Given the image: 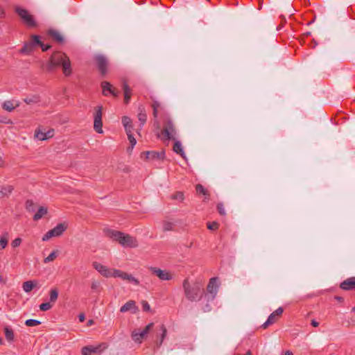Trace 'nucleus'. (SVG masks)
I'll use <instances>...</instances> for the list:
<instances>
[{
  "label": "nucleus",
  "mask_w": 355,
  "mask_h": 355,
  "mask_svg": "<svg viewBox=\"0 0 355 355\" xmlns=\"http://www.w3.org/2000/svg\"><path fill=\"white\" fill-rule=\"evenodd\" d=\"M62 67V71L65 76H69L72 73L71 61L69 57L62 52L53 53L47 64V70L49 71H53L56 67Z\"/></svg>",
  "instance_id": "f257e3e1"
},
{
  "label": "nucleus",
  "mask_w": 355,
  "mask_h": 355,
  "mask_svg": "<svg viewBox=\"0 0 355 355\" xmlns=\"http://www.w3.org/2000/svg\"><path fill=\"white\" fill-rule=\"evenodd\" d=\"M182 287L186 298L190 302L199 301L204 293V289L200 283L191 284L189 279L186 278L182 283Z\"/></svg>",
  "instance_id": "f03ea898"
},
{
  "label": "nucleus",
  "mask_w": 355,
  "mask_h": 355,
  "mask_svg": "<svg viewBox=\"0 0 355 355\" xmlns=\"http://www.w3.org/2000/svg\"><path fill=\"white\" fill-rule=\"evenodd\" d=\"M108 236L114 241H118L122 246L125 248H135L137 246V239L121 232L110 230Z\"/></svg>",
  "instance_id": "7ed1b4c3"
},
{
  "label": "nucleus",
  "mask_w": 355,
  "mask_h": 355,
  "mask_svg": "<svg viewBox=\"0 0 355 355\" xmlns=\"http://www.w3.org/2000/svg\"><path fill=\"white\" fill-rule=\"evenodd\" d=\"M95 65L102 77H105L110 71L109 59L103 54H96L93 58Z\"/></svg>",
  "instance_id": "20e7f679"
},
{
  "label": "nucleus",
  "mask_w": 355,
  "mask_h": 355,
  "mask_svg": "<svg viewBox=\"0 0 355 355\" xmlns=\"http://www.w3.org/2000/svg\"><path fill=\"white\" fill-rule=\"evenodd\" d=\"M15 11L28 28H34L37 26V22L34 17L31 15L27 10L19 6H16Z\"/></svg>",
  "instance_id": "39448f33"
},
{
  "label": "nucleus",
  "mask_w": 355,
  "mask_h": 355,
  "mask_svg": "<svg viewBox=\"0 0 355 355\" xmlns=\"http://www.w3.org/2000/svg\"><path fill=\"white\" fill-rule=\"evenodd\" d=\"M161 133L163 135V139L165 140H175L176 130L171 119L165 121Z\"/></svg>",
  "instance_id": "423d86ee"
},
{
  "label": "nucleus",
  "mask_w": 355,
  "mask_h": 355,
  "mask_svg": "<svg viewBox=\"0 0 355 355\" xmlns=\"http://www.w3.org/2000/svg\"><path fill=\"white\" fill-rule=\"evenodd\" d=\"M102 116H103V106L98 105L94 107V129L98 133H103V122H102Z\"/></svg>",
  "instance_id": "0eeeda50"
},
{
  "label": "nucleus",
  "mask_w": 355,
  "mask_h": 355,
  "mask_svg": "<svg viewBox=\"0 0 355 355\" xmlns=\"http://www.w3.org/2000/svg\"><path fill=\"white\" fill-rule=\"evenodd\" d=\"M67 230V226L64 223H59L54 228L48 231L42 237L43 241H46L52 237L61 236Z\"/></svg>",
  "instance_id": "6e6552de"
},
{
  "label": "nucleus",
  "mask_w": 355,
  "mask_h": 355,
  "mask_svg": "<svg viewBox=\"0 0 355 355\" xmlns=\"http://www.w3.org/2000/svg\"><path fill=\"white\" fill-rule=\"evenodd\" d=\"M38 44H40V37L36 35H33L31 36V40L24 44L20 52L24 54H29L33 51L36 46H38Z\"/></svg>",
  "instance_id": "1a4fd4ad"
},
{
  "label": "nucleus",
  "mask_w": 355,
  "mask_h": 355,
  "mask_svg": "<svg viewBox=\"0 0 355 355\" xmlns=\"http://www.w3.org/2000/svg\"><path fill=\"white\" fill-rule=\"evenodd\" d=\"M113 277H119L122 279L123 280H127L129 282H132L135 285H139V282L137 279L134 277L132 275L128 274L125 272L118 269H113Z\"/></svg>",
  "instance_id": "9d476101"
},
{
  "label": "nucleus",
  "mask_w": 355,
  "mask_h": 355,
  "mask_svg": "<svg viewBox=\"0 0 355 355\" xmlns=\"http://www.w3.org/2000/svg\"><path fill=\"white\" fill-rule=\"evenodd\" d=\"M101 86L102 87V93L103 95L107 96L108 94H111L114 97H118L119 96V91L116 89L110 83L107 81H103L101 83Z\"/></svg>",
  "instance_id": "9b49d317"
},
{
  "label": "nucleus",
  "mask_w": 355,
  "mask_h": 355,
  "mask_svg": "<svg viewBox=\"0 0 355 355\" xmlns=\"http://www.w3.org/2000/svg\"><path fill=\"white\" fill-rule=\"evenodd\" d=\"M284 311L282 307H279L277 310L272 312L268 318L267 320L262 324L263 329H266L270 325L274 324L280 317Z\"/></svg>",
  "instance_id": "f8f14e48"
},
{
  "label": "nucleus",
  "mask_w": 355,
  "mask_h": 355,
  "mask_svg": "<svg viewBox=\"0 0 355 355\" xmlns=\"http://www.w3.org/2000/svg\"><path fill=\"white\" fill-rule=\"evenodd\" d=\"M145 156V159L148 160H163L165 157L164 151H146L141 153V157Z\"/></svg>",
  "instance_id": "ddd939ff"
},
{
  "label": "nucleus",
  "mask_w": 355,
  "mask_h": 355,
  "mask_svg": "<svg viewBox=\"0 0 355 355\" xmlns=\"http://www.w3.org/2000/svg\"><path fill=\"white\" fill-rule=\"evenodd\" d=\"M93 267L103 276L105 277H111L113 276V270H110L109 268H107L105 266H103V264L98 263V262H94L93 263Z\"/></svg>",
  "instance_id": "4468645a"
},
{
  "label": "nucleus",
  "mask_w": 355,
  "mask_h": 355,
  "mask_svg": "<svg viewBox=\"0 0 355 355\" xmlns=\"http://www.w3.org/2000/svg\"><path fill=\"white\" fill-rule=\"evenodd\" d=\"M150 270L161 280H171L172 279V275L166 270H163L156 267H150Z\"/></svg>",
  "instance_id": "2eb2a0df"
},
{
  "label": "nucleus",
  "mask_w": 355,
  "mask_h": 355,
  "mask_svg": "<svg viewBox=\"0 0 355 355\" xmlns=\"http://www.w3.org/2000/svg\"><path fill=\"white\" fill-rule=\"evenodd\" d=\"M340 288L345 291H355V277L347 278L341 282Z\"/></svg>",
  "instance_id": "dca6fc26"
},
{
  "label": "nucleus",
  "mask_w": 355,
  "mask_h": 355,
  "mask_svg": "<svg viewBox=\"0 0 355 355\" xmlns=\"http://www.w3.org/2000/svg\"><path fill=\"white\" fill-rule=\"evenodd\" d=\"M20 105L19 101H15V100H8L2 103V108L3 110L11 112H12L16 107H18Z\"/></svg>",
  "instance_id": "f3484780"
},
{
  "label": "nucleus",
  "mask_w": 355,
  "mask_h": 355,
  "mask_svg": "<svg viewBox=\"0 0 355 355\" xmlns=\"http://www.w3.org/2000/svg\"><path fill=\"white\" fill-rule=\"evenodd\" d=\"M132 339L137 343H141L142 340L147 338V336L141 329H136L131 333Z\"/></svg>",
  "instance_id": "a211bd4d"
},
{
  "label": "nucleus",
  "mask_w": 355,
  "mask_h": 355,
  "mask_svg": "<svg viewBox=\"0 0 355 355\" xmlns=\"http://www.w3.org/2000/svg\"><path fill=\"white\" fill-rule=\"evenodd\" d=\"M138 307L136 306V303L134 300H129L120 309V311L121 313H125L129 311H132V313H136Z\"/></svg>",
  "instance_id": "6ab92c4d"
},
{
  "label": "nucleus",
  "mask_w": 355,
  "mask_h": 355,
  "mask_svg": "<svg viewBox=\"0 0 355 355\" xmlns=\"http://www.w3.org/2000/svg\"><path fill=\"white\" fill-rule=\"evenodd\" d=\"M122 88L124 93V103L128 105L131 99L132 96V89L129 87L128 83L124 80L122 83Z\"/></svg>",
  "instance_id": "aec40b11"
},
{
  "label": "nucleus",
  "mask_w": 355,
  "mask_h": 355,
  "mask_svg": "<svg viewBox=\"0 0 355 355\" xmlns=\"http://www.w3.org/2000/svg\"><path fill=\"white\" fill-rule=\"evenodd\" d=\"M48 35L50 37H51L58 43H59V44L64 43V40L63 36L57 30H55V29L49 30Z\"/></svg>",
  "instance_id": "412c9836"
},
{
  "label": "nucleus",
  "mask_w": 355,
  "mask_h": 355,
  "mask_svg": "<svg viewBox=\"0 0 355 355\" xmlns=\"http://www.w3.org/2000/svg\"><path fill=\"white\" fill-rule=\"evenodd\" d=\"M14 188L11 185L0 187V199L8 197L12 192Z\"/></svg>",
  "instance_id": "4be33fe9"
},
{
  "label": "nucleus",
  "mask_w": 355,
  "mask_h": 355,
  "mask_svg": "<svg viewBox=\"0 0 355 355\" xmlns=\"http://www.w3.org/2000/svg\"><path fill=\"white\" fill-rule=\"evenodd\" d=\"M122 123L124 126L126 132H130L132 131L133 125L132 120L130 117L124 116L122 117Z\"/></svg>",
  "instance_id": "5701e85b"
},
{
  "label": "nucleus",
  "mask_w": 355,
  "mask_h": 355,
  "mask_svg": "<svg viewBox=\"0 0 355 355\" xmlns=\"http://www.w3.org/2000/svg\"><path fill=\"white\" fill-rule=\"evenodd\" d=\"M37 280L26 281L23 283L22 288L26 293H29L37 286Z\"/></svg>",
  "instance_id": "b1692460"
},
{
  "label": "nucleus",
  "mask_w": 355,
  "mask_h": 355,
  "mask_svg": "<svg viewBox=\"0 0 355 355\" xmlns=\"http://www.w3.org/2000/svg\"><path fill=\"white\" fill-rule=\"evenodd\" d=\"M23 101L28 105L37 104L41 101V98L38 94H33L26 97Z\"/></svg>",
  "instance_id": "393cba45"
},
{
  "label": "nucleus",
  "mask_w": 355,
  "mask_h": 355,
  "mask_svg": "<svg viewBox=\"0 0 355 355\" xmlns=\"http://www.w3.org/2000/svg\"><path fill=\"white\" fill-rule=\"evenodd\" d=\"M139 113H138V120L141 123V125L143 126L145 123L146 122L147 119V115L145 112V109L142 105H140L138 108Z\"/></svg>",
  "instance_id": "a878e982"
},
{
  "label": "nucleus",
  "mask_w": 355,
  "mask_h": 355,
  "mask_svg": "<svg viewBox=\"0 0 355 355\" xmlns=\"http://www.w3.org/2000/svg\"><path fill=\"white\" fill-rule=\"evenodd\" d=\"M173 149L175 153H176L177 154H179L182 158H184V159L186 158V155L183 150V148L182 146L180 141H175V142L174 143Z\"/></svg>",
  "instance_id": "bb28decb"
},
{
  "label": "nucleus",
  "mask_w": 355,
  "mask_h": 355,
  "mask_svg": "<svg viewBox=\"0 0 355 355\" xmlns=\"http://www.w3.org/2000/svg\"><path fill=\"white\" fill-rule=\"evenodd\" d=\"M160 331H162V333L160 334V338H159V340H157L155 343V345L157 347H159L162 345V343L166 336V334H167L166 328L164 324H162L160 326Z\"/></svg>",
  "instance_id": "cd10ccee"
},
{
  "label": "nucleus",
  "mask_w": 355,
  "mask_h": 355,
  "mask_svg": "<svg viewBox=\"0 0 355 355\" xmlns=\"http://www.w3.org/2000/svg\"><path fill=\"white\" fill-rule=\"evenodd\" d=\"M5 337L8 342H12L15 339V334L12 329L8 326L4 327Z\"/></svg>",
  "instance_id": "c85d7f7f"
},
{
  "label": "nucleus",
  "mask_w": 355,
  "mask_h": 355,
  "mask_svg": "<svg viewBox=\"0 0 355 355\" xmlns=\"http://www.w3.org/2000/svg\"><path fill=\"white\" fill-rule=\"evenodd\" d=\"M217 288V278L213 277L209 280V282L207 285V291L212 293L216 291Z\"/></svg>",
  "instance_id": "c756f323"
},
{
  "label": "nucleus",
  "mask_w": 355,
  "mask_h": 355,
  "mask_svg": "<svg viewBox=\"0 0 355 355\" xmlns=\"http://www.w3.org/2000/svg\"><path fill=\"white\" fill-rule=\"evenodd\" d=\"M47 214V208L44 207H40L37 210V213L33 216L34 220H38L42 218L44 215Z\"/></svg>",
  "instance_id": "7c9ffc66"
},
{
  "label": "nucleus",
  "mask_w": 355,
  "mask_h": 355,
  "mask_svg": "<svg viewBox=\"0 0 355 355\" xmlns=\"http://www.w3.org/2000/svg\"><path fill=\"white\" fill-rule=\"evenodd\" d=\"M58 291L56 288H52L49 292V300L50 302L54 303L58 300Z\"/></svg>",
  "instance_id": "2f4dec72"
},
{
  "label": "nucleus",
  "mask_w": 355,
  "mask_h": 355,
  "mask_svg": "<svg viewBox=\"0 0 355 355\" xmlns=\"http://www.w3.org/2000/svg\"><path fill=\"white\" fill-rule=\"evenodd\" d=\"M58 250H53L47 257L44 259V263H47L53 261L58 256Z\"/></svg>",
  "instance_id": "473e14b6"
},
{
  "label": "nucleus",
  "mask_w": 355,
  "mask_h": 355,
  "mask_svg": "<svg viewBox=\"0 0 355 355\" xmlns=\"http://www.w3.org/2000/svg\"><path fill=\"white\" fill-rule=\"evenodd\" d=\"M151 106L153 110V116H154V118L156 119V118H157V116H158V109L160 107V103L157 101L153 100Z\"/></svg>",
  "instance_id": "72a5a7b5"
},
{
  "label": "nucleus",
  "mask_w": 355,
  "mask_h": 355,
  "mask_svg": "<svg viewBox=\"0 0 355 355\" xmlns=\"http://www.w3.org/2000/svg\"><path fill=\"white\" fill-rule=\"evenodd\" d=\"M107 344L105 343H102L97 346H93V353H101L104 349H105L107 347Z\"/></svg>",
  "instance_id": "f704fd0d"
},
{
  "label": "nucleus",
  "mask_w": 355,
  "mask_h": 355,
  "mask_svg": "<svg viewBox=\"0 0 355 355\" xmlns=\"http://www.w3.org/2000/svg\"><path fill=\"white\" fill-rule=\"evenodd\" d=\"M126 134L128 135V140L131 145V146L129 147L128 149V150H130L134 148V146H135V144L137 143V141H136L135 138L133 137L132 131L130 132H126Z\"/></svg>",
  "instance_id": "c9c22d12"
},
{
  "label": "nucleus",
  "mask_w": 355,
  "mask_h": 355,
  "mask_svg": "<svg viewBox=\"0 0 355 355\" xmlns=\"http://www.w3.org/2000/svg\"><path fill=\"white\" fill-rule=\"evenodd\" d=\"M36 206L32 200H27L26 201V209L30 211L33 212L35 211Z\"/></svg>",
  "instance_id": "e433bc0d"
},
{
  "label": "nucleus",
  "mask_w": 355,
  "mask_h": 355,
  "mask_svg": "<svg viewBox=\"0 0 355 355\" xmlns=\"http://www.w3.org/2000/svg\"><path fill=\"white\" fill-rule=\"evenodd\" d=\"M196 191L198 193H200V194H202L205 196H209V193L208 191L204 188V187L200 184H198L196 186Z\"/></svg>",
  "instance_id": "4c0bfd02"
},
{
  "label": "nucleus",
  "mask_w": 355,
  "mask_h": 355,
  "mask_svg": "<svg viewBox=\"0 0 355 355\" xmlns=\"http://www.w3.org/2000/svg\"><path fill=\"white\" fill-rule=\"evenodd\" d=\"M94 352L92 345L85 346L82 348L81 352L83 355H90Z\"/></svg>",
  "instance_id": "58836bf2"
},
{
  "label": "nucleus",
  "mask_w": 355,
  "mask_h": 355,
  "mask_svg": "<svg viewBox=\"0 0 355 355\" xmlns=\"http://www.w3.org/2000/svg\"><path fill=\"white\" fill-rule=\"evenodd\" d=\"M40 324H41V322L40 320H35V319H28L25 321V324L27 327H35V326L40 325Z\"/></svg>",
  "instance_id": "ea45409f"
},
{
  "label": "nucleus",
  "mask_w": 355,
  "mask_h": 355,
  "mask_svg": "<svg viewBox=\"0 0 355 355\" xmlns=\"http://www.w3.org/2000/svg\"><path fill=\"white\" fill-rule=\"evenodd\" d=\"M35 136L37 139L40 141L46 140L45 132H42L40 129L35 130Z\"/></svg>",
  "instance_id": "a19ab883"
},
{
  "label": "nucleus",
  "mask_w": 355,
  "mask_h": 355,
  "mask_svg": "<svg viewBox=\"0 0 355 355\" xmlns=\"http://www.w3.org/2000/svg\"><path fill=\"white\" fill-rule=\"evenodd\" d=\"M174 224L169 221H164L163 223V230L164 232L171 231L173 230Z\"/></svg>",
  "instance_id": "79ce46f5"
},
{
  "label": "nucleus",
  "mask_w": 355,
  "mask_h": 355,
  "mask_svg": "<svg viewBox=\"0 0 355 355\" xmlns=\"http://www.w3.org/2000/svg\"><path fill=\"white\" fill-rule=\"evenodd\" d=\"M207 228L209 230L214 231V230H216L218 229L219 224L217 222H215V221L214 222H211V223L209 222L207 224Z\"/></svg>",
  "instance_id": "37998d69"
},
{
  "label": "nucleus",
  "mask_w": 355,
  "mask_h": 355,
  "mask_svg": "<svg viewBox=\"0 0 355 355\" xmlns=\"http://www.w3.org/2000/svg\"><path fill=\"white\" fill-rule=\"evenodd\" d=\"M52 307V305L51 304V302H44L40 305V309L42 311H46L49 309H51Z\"/></svg>",
  "instance_id": "c03bdc74"
},
{
  "label": "nucleus",
  "mask_w": 355,
  "mask_h": 355,
  "mask_svg": "<svg viewBox=\"0 0 355 355\" xmlns=\"http://www.w3.org/2000/svg\"><path fill=\"white\" fill-rule=\"evenodd\" d=\"M171 198L173 200H178L180 201H182L184 200V194L182 192L178 191L175 193Z\"/></svg>",
  "instance_id": "a18cd8bd"
},
{
  "label": "nucleus",
  "mask_w": 355,
  "mask_h": 355,
  "mask_svg": "<svg viewBox=\"0 0 355 355\" xmlns=\"http://www.w3.org/2000/svg\"><path fill=\"white\" fill-rule=\"evenodd\" d=\"M217 210H218V213L220 214V215H221V216H225L226 214V212H225V210L224 208V205L222 202H219L217 204Z\"/></svg>",
  "instance_id": "49530a36"
},
{
  "label": "nucleus",
  "mask_w": 355,
  "mask_h": 355,
  "mask_svg": "<svg viewBox=\"0 0 355 355\" xmlns=\"http://www.w3.org/2000/svg\"><path fill=\"white\" fill-rule=\"evenodd\" d=\"M142 309L145 312H150L151 309L148 302L146 300L141 302Z\"/></svg>",
  "instance_id": "de8ad7c7"
},
{
  "label": "nucleus",
  "mask_w": 355,
  "mask_h": 355,
  "mask_svg": "<svg viewBox=\"0 0 355 355\" xmlns=\"http://www.w3.org/2000/svg\"><path fill=\"white\" fill-rule=\"evenodd\" d=\"M153 326H154V323L150 322L148 325H146L144 329H141V331L146 334V336H148L149 331L152 329Z\"/></svg>",
  "instance_id": "09e8293b"
},
{
  "label": "nucleus",
  "mask_w": 355,
  "mask_h": 355,
  "mask_svg": "<svg viewBox=\"0 0 355 355\" xmlns=\"http://www.w3.org/2000/svg\"><path fill=\"white\" fill-rule=\"evenodd\" d=\"M8 245V239L5 237L0 239V249H4Z\"/></svg>",
  "instance_id": "8fccbe9b"
},
{
  "label": "nucleus",
  "mask_w": 355,
  "mask_h": 355,
  "mask_svg": "<svg viewBox=\"0 0 355 355\" xmlns=\"http://www.w3.org/2000/svg\"><path fill=\"white\" fill-rule=\"evenodd\" d=\"M21 243V239L20 238H16L15 239H14L12 241L11 245L12 248H17L19 245H20Z\"/></svg>",
  "instance_id": "3c124183"
},
{
  "label": "nucleus",
  "mask_w": 355,
  "mask_h": 355,
  "mask_svg": "<svg viewBox=\"0 0 355 355\" xmlns=\"http://www.w3.org/2000/svg\"><path fill=\"white\" fill-rule=\"evenodd\" d=\"M38 46H40L42 50V51L46 52L49 49H51V46L49 44H44L42 42L40 41V44H38Z\"/></svg>",
  "instance_id": "603ef678"
},
{
  "label": "nucleus",
  "mask_w": 355,
  "mask_h": 355,
  "mask_svg": "<svg viewBox=\"0 0 355 355\" xmlns=\"http://www.w3.org/2000/svg\"><path fill=\"white\" fill-rule=\"evenodd\" d=\"M99 287H100V283L98 282L94 281L92 283L91 288L92 290L98 291Z\"/></svg>",
  "instance_id": "864d4df0"
},
{
  "label": "nucleus",
  "mask_w": 355,
  "mask_h": 355,
  "mask_svg": "<svg viewBox=\"0 0 355 355\" xmlns=\"http://www.w3.org/2000/svg\"><path fill=\"white\" fill-rule=\"evenodd\" d=\"M54 135V130L51 129L45 132L46 139L53 137Z\"/></svg>",
  "instance_id": "5fc2aeb1"
},
{
  "label": "nucleus",
  "mask_w": 355,
  "mask_h": 355,
  "mask_svg": "<svg viewBox=\"0 0 355 355\" xmlns=\"http://www.w3.org/2000/svg\"><path fill=\"white\" fill-rule=\"evenodd\" d=\"M78 319H79V320H80V322H84V321H85V314H84V313H80V314H79V315H78Z\"/></svg>",
  "instance_id": "6e6d98bb"
},
{
  "label": "nucleus",
  "mask_w": 355,
  "mask_h": 355,
  "mask_svg": "<svg viewBox=\"0 0 355 355\" xmlns=\"http://www.w3.org/2000/svg\"><path fill=\"white\" fill-rule=\"evenodd\" d=\"M311 325H312L313 327H318V325H319V322H317V321H315V320H311Z\"/></svg>",
  "instance_id": "4d7b16f0"
},
{
  "label": "nucleus",
  "mask_w": 355,
  "mask_h": 355,
  "mask_svg": "<svg viewBox=\"0 0 355 355\" xmlns=\"http://www.w3.org/2000/svg\"><path fill=\"white\" fill-rule=\"evenodd\" d=\"M336 300H338V302H343V297H340V296H335L334 297Z\"/></svg>",
  "instance_id": "13d9d810"
},
{
  "label": "nucleus",
  "mask_w": 355,
  "mask_h": 355,
  "mask_svg": "<svg viewBox=\"0 0 355 355\" xmlns=\"http://www.w3.org/2000/svg\"><path fill=\"white\" fill-rule=\"evenodd\" d=\"M234 355H241L240 354H235ZM245 355H252L250 350H248Z\"/></svg>",
  "instance_id": "bf43d9fd"
},
{
  "label": "nucleus",
  "mask_w": 355,
  "mask_h": 355,
  "mask_svg": "<svg viewBox=\"0 0 355 355\" xmlns=\"http://www.w3.org/2000/svg\"><path fill=\"white\" fill-rule=\"evenodd\" d=\"M284 355H293V352L288 350L285 352Z\"/></svg>",
  "instance_id": "052dcab7"
},
{
  "label": "nucleus",
  "mask_w": 355,
  "mask_h": 355,
  "mask_svg": "<svg viewBox=\"0 0 355 355\" xmlns=\"http://www.w3.org/2000/svg\"><path fill=\"white\" fill-rule=\"evenodd\" d=\"M304 35L306 36H309L311 35V32H306V33H304Z\"/></svg>",
  "instance_id": "680f3d73"
},
{
  "label": "nucleus",
  "mask_w": 355,
  "mask_h": 355,
  "mask_svg": "<svg viewBox=\"0 0 355 355\" xmlns=\"http://www.w3.org/2000/svg\"><path fill=\"white\" fill-rule=\"evenodd\" d=\"M314 21V19L307 23V25H311Z\"/></svg>",
  "instance_id": "e2e57ef3"
},
{
  "label": "nucleus",
  "mask_w": 355,
  "mask_h": 355,
  "mask_svg": "<svg viewBox=\"0 0 355 355\" xmlns=\"http://www.w3.org/2000/svg\"><path fill=\"white\" fill-rule=\"evenodd\" d=\"M93 323V320H90L88 321V324H92Z\"/></svg>",
  "instance_id": "0e129e2a"
},
{
  "label": "nucleus",
  "mask_w": 355,
  "mask_h": 355,
  "mask_svg": "<svg viewBox=\"0 0 355 355\" xmlns=\"http://www.w3.org/2000/svg\"><path fill=\"white\" fill-rule=\"evenodd\" d=\"M206 308H207V309H205V311H207V310H208V311H209V310L210 309V308H209V305H207V306H206Z\"/></svg>",
  "instance_id": "69168bd1"
},
{
  "label": "nucleus",
  "mask_w": 355,
  "mask_h": 355,
  "mask_svg": "<svg viewBox=\"0 0 355 355\" xmlns=\"http://www.w3.org/2000/svg\"><path fill=\"white\" fill-rule=\"evenodd\" d=\"M282 22H286V18L284 17H282Z\"/></svg>",
  "instance_id": "338daca9"
},
{
  "label": "nucleus",
  "mask_w": 355,
  "mask_h": 355,
  "mask_svg": "<svg viewBox=\"0 0 355 355\" xmlns=\"http://www.w3.org/2000/svg\"><path fill=\"white\" fill-rule=\"evenodd\" d=\"M352 311L353 312H355V306H354V307L352 308Z\"/></svg>",
  "instance_id": "774afa93"
}]
</instances>
